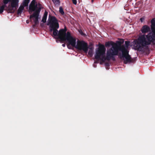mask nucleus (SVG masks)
<instances>
[{
	"mask_svg": "<svg viewBox=\"0 0 155 155\" xmlns=\"http://www.w3.org/2000/svg\"><path fill=\"white\" fill-rule=\"evenodd\" d=\"M129 43V42L126 41V45L120 46L119 42L118 41L116 43L113 41L108 42L107 45H111L112 47L107 50L106 57L105 56L106 49L104 46L103 45H100L96 49L95 58L98 60L104 62L106 59L109 60L114 56L117 55L119 51H120V58L124 61L125 64L132 62L134 61V59L131 58L130 55L129 54L128 46Z\"/></svg>",
	"mask_w": 155,
	"mask_h": 155,
	"instance_id": "nucleus-1",
	"label": "nucleus"
},
{
	"mask_svg": "<svg viewBox=\"0 0 155 155\" xmlns=\"http://www.w3.org/2000/svg\"><path fill=\"white\" fill-rule=\"evenodd\" d=\"M47 25L49 26L51 32H52V36L56 39H60L61 41H64L67 43L68 48L70 49V45L75 47L80 50H83L85 53H87L88 50V45L87 43L83 41H78L76 45V39L72 37L69 32L66 33L67 29L65 27L64 29H61L58 31L57 29L59 28L58 21L54 17H51L49 18Z\"/></svg>",
	"mask_w": 155,
	"mask_h": 155,
	"instance_id": "nucleus-2",
	"label": "nucleus"
},
{
	"mask_svg": "<svg viewBox=\"0 0 155 155\" xmlns=\"http://www.w3.org/2000/svg\"><path fill=\"white\" fill-rule=\"evenodd\" d=\"M152 31L147 35H140L137 39L133 42L135 49L140 50L143 47H146L155 41V18L151 21Z\"/></svg>",
	"mask_w": 155,
	"mask_h": 155,
	"instance_id": "nucleus-3",
	"label": "nucleus"
},
{
	"mask_svg": "<svg viewBox=\"0 0 155 155\" xmlns=\"http://www.w3.org/2000/svg\"><path fill=\"white\" fill-rule=\"evenodd\" d=\"M42 8V5L36 2L35 0H33L29 5V12H34L33 14L30 16L31 21V22H34L35 25L38 23L39 14Z\"/></svg>",
	"mask_w": 155,
	"mask_h": 155,
	"instance_id": "nucleus-4",
	"label": "nucleus"
},
{
	"mask_svg": "<svg viewBox=\"0 0 155 155\" xmlns=\"http://www.w3.org/2000/svg\"><path fill=\"white\" fill-rule=\"evenodd\" d=\"M19 0H3V5L0 7V14L2 13L4 10L8 13H13L18 6Z\"/></svg>",
	"mask_w": 155,
	"mask_h": 155,
	"instance_id": "nucleus-5",
	"label": "nucleus"
},
{
	"mask_svg": "<svg viewBox=\"0 0 155 155\" xmlns=\"http://www.w3.org/2000/svg\"><path fill=\"white\" fill-rule=\"evenodd\" d=\"M141 30L142 33L145 34L150 31V28L147 25H144L143 26Z\"/></svg>",
	"mask_w": 155,
	"mask_h": 155,
	"instance_id": "nucleus-6",
	"label": "nucleus"
},
{
	"mask_svg": "<svg viewBox=\"0 0 155 155\" xmlns=\"http://www.w3.org/2000/svg\"><path fill=\"white\" fill-rule=\"evenodd\" d=\"M25 6H24L23 5H21L19 8H18V12H17V13L19 15H20L21 14L22 12H23V11L24 10V9Z\"/></svg>",
	"mask_w": 155,
	"mask_h": 155,
	"instance_id": "nucleus-7",
	"label": "nucleus"
},
{
	"mask_svg": "<svg viewBox=\"0 0 155 155\" xmlns=\"http://www.w3.org/2000/svg\"><path fill=\"white\" fill-rule=\"evenodd\" d=\"M47 15L48 12L45 11L41 20V21L43 23H45L46 22Z\"/></svg>",
	"mask_w": 155,
	"mask_h": 155,
	"instance_id": "nucleus-8",
	"label": "nucleus"
},
{
	"mask_svg": "<svg viewBox=\"0 0 155 155\" xmlns=\"http://www.w3.org/2000/svg\"><path fill=\"white\" fill-rule=\"evenodd\" d=\"M90 50L88 52V54L90 56H92L93 54V48L92 47H89Z\"/></svg>",
	"mask_w": 155,
	"mask_h": 155,
	"instance_id": "nucleus-9",
	"label": "nucleus"
},
{
	"mask_svg": "<svg viewBox=\"0 0 155 155\" xmlns=\"http://www.w3.org/2000/svg\"><path fill=\"white\" fill-rule=\"evenodd\" d=\"M30 0H24L22 3L23 6L25 7L27 6Z\"/></svg>",
	"mask_w": 155,
	"mask_h": 155,
	"instance_id": "nucleus-10",
	"label": "nucleus"
},
{
	"mask_svg": "<svg viewBox=\"0 0 155 155\" xmlns=\"http://www.w3.org/2000/svg\"><path fill=\"white\" fill-rule=\"evenodd\" d=\"M55 5H59L60 2L59 0H52Z\"/></svg>",
	"mask_w": 155,
	"mask_h": 155,
	"instance_id": "nucleus-11",
	"label": "nucleus"
},
{
	"mask_svg": "<svg viewBox=\"0 0 155 155\" xmlns=\"http://www.w3.org/2000/svg\"><path fill=\"white\" fill-rule=\"evenodd\" d=\"M59 12L62 14H64L63 10L61 7H60L59 8Z\"/></svg>",
	"mask_w": 155,
	"mask_h": 155,
	"instance_id": "nucleus-12",
	"label": "nucleus"
},
{
	"mask_svg": "<svg viewBox=\"0 0 155 155\" xmlns=\"http://www.w3.org/2000/svg\"><path fill=\"white\" fill-rule=\"evenodd\" d=\"M144 19H145L144 18L142 17V18H140V21L141 22H142L144 21Z\"/></svg>",
	"mask_w": 155,
	"mask_h": 155,
	"instance_id": "nucleus-13",
	"label": "nucleus"
},
{
	"mask_svg": "<svg viewBox=\"0 0 155 155\" xmlns=\"http://www.w3.org/2000/svg\"><path fill=\"white\" fill-rule=\"evenodd\" d=\"M73 3L74 5H76L77 4V1L76 0H72Z\"/></svg>",
	"mask_w": 155,
	"mask_h": 155,
	"instance_id": "nucleus-14",
	"label": "nucleus"
},
{
	"mask_svg": "<svg viewBox=\"0 0 155 155\" xmlns=\"http://www.w3.org/2000/svg\"><path fill=\"white\" fill-rule=\"evenodd\" d=\"M79 32L81 34V35H83V32L81 30H79Z\"/></svg>",
	"mask_w": 155,
	"mask_h": 155,
	"instance_id": "nucleus-15",
	"label": "nucleus"
},
{
	"mask_svg": "<svg viewBox=\"0 0 155 155\" xmlns=\"http://www.w3.org/2000/svg\"><path fill=\"white\" fill-rule=\"evenodd\" d=\"M62 46L64 47H65V44H63Z\"/></svg>",
	"mask_w": 155,
	"mask_h": 155,
	"instance_id": "nucleus-16",
	"label": "nucleus"
},
{
	"mask_svg": "<svg viewBox=\"0 0 155 155\" xmlns=\"http://www.w3.org/2000/svg\"><path fill=\"white\" fill-rule=\"evenodd\" d=\"M26 23H27V24H28L29 23V21L28 20H27L26 21Z\"/></svg>",
	"mask_w": 155,
	"mask_h": 155,
	"instance_id": "nucleus-17",
	"label": "nucleus"
},
{
	"mask_svg": "<svg viewBox=\"0 0 155 155\" xmlns=\"http://www.w3.org/2000/svg\"><path fill=\"white\" fill-rule=\"evenodd\" d=\"M93 0H92V2H93Z\"/></svg>",
	"mask_w": 155,
	"mask_h": 155,
	"instance_id": "nucleus-18",
	"label": "nucleus"
}]
</instances>
